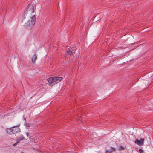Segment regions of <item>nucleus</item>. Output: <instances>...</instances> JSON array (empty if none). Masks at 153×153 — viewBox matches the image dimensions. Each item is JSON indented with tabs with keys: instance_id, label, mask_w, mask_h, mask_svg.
I'll list each match as a JSON object with an SVG mask.
<instances>
[{
	"instance_id": "obj_3",
	"label": "nucleus",
	"mask_w": 153,
	"mask_h": 153,
	"mask_svg": "<svg viewBox=\"0 0 153 153\" xmlns=\"http://www.w3.org/2000/svg\"><path fill=\"white\" fill-rule=\"evenodd\" d=\"M144 139L142 138L139 140L138 139H137L135 142V143L140 146H142L143 145V142L144 141Z\"/></svg>"
},
{
	"instance_id": "obj_5",
	"label": "nucleus",
	"mask_w": 153,
	"mask_h": 153,
	"mask_svg": "<svg viewBox=\"0 0 153 153\" xmlns=\"http://www.w3.org/2000/svg\"><path fill=\"white\" fill-rule=\"evenodd\" d=\"M6 131L7 133L9 134H14L12 130V128L11 127L7 128L6 129Z\"/></svg>"
},
{
	"instance_id": "obj_7",
	"label": "nucleus",
	"mask_w": 153,
	"mask_h": 153,
	"mask_svg": "<svg viewBox=\"0 0 153 153\" xmlns=\"http://www.w3.org/2000/svg\"><path fill=\"white\" fill-rule=\"evenodd\" d=\"M111 149L110 150H107L105 151L106 153H111L112 152L114 151L115 150V149L113 147H111Z\"/></svg>"
},
{
	"instance_id": "obj_12",
	"label": "nucleus",
	"mask_w": 153,
	"mask_h": 153,
	"mask_svg": "<svg viewBox=\"0 0 153 153\" xmlns=\"http://www.w3.org/2000/svg\"><path fill=\"white\" fill-rule=\"evenodd\" d=\"M124 149V147H122V146H120L118 150H121Z\"/></svg>"
},
{
	"instance_id": "obj_9",
	"label": "nucleus",
	"mask_w": 153,
	"mask_h": 153,
	"mask_svg": "<svg viewBox=\"0 0 153 153\" xmlns=\"http://www.w3.org/2000/svg\"><path fill=\"white\" fill-rule=\"evenodd\" d=\"M67 53L68 55H72L73 54V52L70 49H68L67 51Z\"/></svg>"
},
{
	"instance_id": "obj_14",
	"label": "nucleus",
	"mask_w": 153,
	"mask_h": 153,
	"mask_svg": "<svg viewBox=\"0 0 153 153\" xmlns=\"http://www.w3.org/2000/svg\"><path fill=\"white\" fill-rule=\"evenodd\" d=\"M22 153H23V152Z\"/></svg>"
},
{
	"instance_id": "obj_13",
	"label": "nucleus",
	"mask_w": 153,
	"mask_h": 153,
	"mask_svg": "<svg viewBox=\"0 0 153 153\" xmlns=\"http://www.w3.org/2000/svg\"><path fill=\"white\" fill-rule=\"evenodd\" d=\"M139 152L140 153H143V151L142 149H140L139 150Z\"/></svg>"
},
{
	"instance_id": "obj_1",
	"label": "nucleus",
	"mask_w": 153,
	"mask_h": 153,
	"mask_svg": "<svg viewBox=\"0 0 153 153\" xmlns=\"http://www.w3.org/2000/svg\"><path fill=\"white\" fill-rule=\"evenodd\" d=\"M63 79L62 77H50L47 79L48 81V84L50 86H52L55 85L59 83Z\"/></svg>"
},
{
	"instance_id": "obj_10",
	"label": "nucleus",
	"mask_w": 153,
	"mask_h": 153,
	"mask_svg": "<svg viewBox=\"0 0 153 153\" xmlns=\"http://www.w3.org/2000/svg\"><path fill=\"white\" fill-rule=\"evenodd\" d=\"M24 137H21L20 138H18L17 140V142L16 143H15V144H14L13 145V146H15V145H16V144H17L18 143H19V141L21 140H22L23 139H24Z\"/></svg>"
},
{
	"instance_id": "obj_2",
	"label": "nucleus",
	"mask_w": 153,
	"mask_h": 153,
	"mask_svg": "<svg viewBox=\"0 0 153 153\" xmlns=\"http://www.w3.org/2000/svg\"><path fill=\"white\" fill-rule=\"evenodd\" d=\"M36 22V18L35 15L30 18L29 20L26 23L25 26L28 29H30L33 26V25Z\"/></svg>"
},
{
	"instance_id": "obj_11",
	"label": "nucleus",
	"mask_w": 153,
	"mask_h": 153,
	"mask_svg": "<svg viewBox=\"0 0 153 153\" xmlns=\"http://www.w3.org/2000/svg\"><path fill=\"white\" fill-rule=\"evenodd\" d=\"M25 126L27 127H30V125L28 123H25Z\"/></svg>"
},
{
	"instance_id": "obj_4",
	"label": "nucleus",
	"mask_w": 153,
	"mask_h": 153,
	"mask_svg": "<svg viewBox=\"0 0 153 153\" xmlns=\"http://www.w3.org/2000/svg\"><path fill=\"white\" fill-rule=\"evenodd\" d=\"M11 128H12V130H13V133L14 134L15 133L18 132L20 130V129L18 126H16L12 127Z\"/></svg>"
},
{
	"instance_id": "obj_8",
	"label": "nucleus",
	"mask_w": 153,
	"mask_h": 153,
	"mask_svg": "<svg viewBox=\"0 0 153 153\" xmlns=\"http://www.w3.org/2000/svg\"><path fill=\"white\" fill-rule=\"evenodd\" d=\"M34 7L32 5L31 6V7L29 10V11L30 13H34Z\"/></svg>"
},
{
	"instance_id": "obj_6",
	"label": "nucleus",
	"mask_w": 153,
	"mask_h": 153,
	"mask_svg": "<svg viewBox=\"0 0 153 153\" xmlns=\"http://www.w3.org/2000/svg\"><path fill=\"white\" fill-rule=\"evenodd\" d=\"M37 59V55L36 54H34L32 56L31 60L32 62L34 63L35 62Z\"/></svg>"
}]
</instances>
